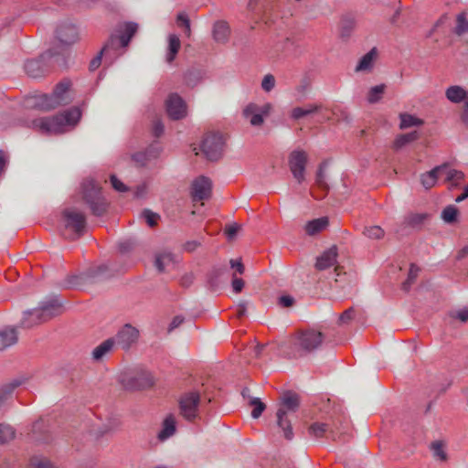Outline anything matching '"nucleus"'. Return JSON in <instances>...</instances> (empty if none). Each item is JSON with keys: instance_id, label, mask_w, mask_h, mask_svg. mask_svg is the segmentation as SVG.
<instances>
[{"instance_id": "de8ad7c7", "label": "nucleus", "mask_w": 468, "mask_h": 468, "mask_svg": "<svg viewBox=\"0 0 468 468\" xmlns=\"http://www.w3.org/2000/svg\"><path fill=\"white\" fill-rule=\"evenodd\" d=\"M315 185L320 189L325 191L327 189V184L325 182V176L323 170V166L321 165L316 174Z\"/></svg>"}, {"instance_id": "a18cd8bd", "label": "nucleus", "mask_w": 468, "mask_h": 468, "mask_svg": "<svg viewBox=\"0 0 468 468\" xmlns=\"http://www.w3.org/2000/svg\"><path fill=\"white\" fill-rule=\"evenodd\" d=\"M275 87V78L271 74H267L263 77L261 81V89L270 92Z\"/></svg>"}, {"instance_id": "6e6552de", "label": "nucleus", "mask_w": 468, "mask_h": 468, "mask_svg": "<svg viewBox=\"0 0 468 468\" xmlns=\"http://www.w3.org/2000/svg\"><path fill=\"white\" fill-rule=\"evenodd\" d=\"M65 238L74 239L80 237L84 230L85 216L75 208H66L62 213Z\"/></svg>"}, {"instance_id": "e2e57ef3", "label": "nucleus", "mask_w": 468, "mask_h": 468, "mask_svg": "<svg viewBox=\"0 0 468 468\" xmlns=\"http://www.w3.org/2000/svg\"><path fill=\"white\" fill-rule=\"evenodd\" d=\"M468 197V183H467V186H465L464 188V191L463 194H461L460 196H458L456 198H455V201L456 202H462L463 201L464 199H466Z\"/></svg>"}, {"instance_id": "ddd939ff", "label": "nucleus", "mask_w": 468, "mask_h": 468, "mask_svg": "<svg viewBox=\"0 0 468 468\" xmlns=\"http://www.w3.org/2000/svg\"><path fill=\"white\" fill-rule=\"evenodd\" d=\"M308 161L306 152L303 150H294L289 155V168L294 179L303 183L305 179V166Z\"/></svg>"}, {"instance_id": "7c9ffc66", "label": "nucleus", "mask_w": 468, "mask_h": 468, "mask_svg": "<svg viewBox=\"0 0 468 468\" xmlns=\"http://www.w3.org/2000/svg\"><path fill=\"white\" fill-rule=\"evenodd\" d=\"M180 47H181V42H180L179 37L175 34L169 35L168 48H167V54H166V61L168 63H171L175 59L176 54L178 53V51L180 49Z\"/></svg>"}, {"instance_id": "39448f33", "label": "nucleus", "mask_w": 468, "mask_h": 468, "mask_svg": "<svg viewBox=\"0 0 468 468\" xmlns=\"http://www.w3.org/2000/svg\"><path fill=\"white\" fill-rule=\"evenodd\" d=\"M61 313V304L55 299L43 302L34 310L25 312L21 321L23 327L30 328L45 323Z\"/></svg>"}, {"instance_id": "4c0bfd02", "label": "nucleus", "mask_w": 468, "mask_h": 468, "mask_svg": "<svg viewBox=\"0 0 468 468\" xmlns=\"http://www.w3.org/2000/svg\"><path fill=\"white\" fill-rule=\"evenodd\" d=\"M458 216V209L454 206L446 207L442 213L441 218L446 223H453L456 221Z\"/></svg>"}, {"instance_id": "412c9836", "label": "nucleus", "mask_w": 468, "mask_h": 468, "mask_svg": "<svg viewBox=\"0 0 468 468\" xmlns=\"http://www.w3.org/2000/svg\"><path fill=\"white\" fill-rule=\"evenodd\" d=\"M337 249L336 247H331L325 250L320 257L317 258L315 267L319 271L325 270L336 262Z\"/></svg>"}, {"instance_id": "7ed1b4c3", "label": "nucleus", "mask_w": 468, "mask_h": 468, "mask_svg": "<svg viewBox=\"0 0 468 468\" xmlns=\"http://www.w3.org/2000/svg\"><path fill=\"white\" fill-rule=\"evenodd\" d=\"M69 82L58 83L51 95L35 94L27 96L24 101V106L28 109L49 111L60 105L69 104L71 98L69 94Z\"/></svg>"}, {"instance_id": "c03bdc74", "label": "nucleus", "mask_w": 468, "mask_h": 468, "mask_svg": "<svg viewBox=\"0 0 468 468\" xmlns=\"http://www.w3.org/2000/svg\"><path fill=\"white\" fill-rule=\"evenodd\" d=\"M355 27V22L352 18L345 17L341 21V35L343 37H347L351 30Z\"/></svg>"}, {"instance_id": "f257e3e1", "label": "nucleus", "mask_w": 468, "mask_h": 468, "mask_svg": "<svg viewBox=\"0 0 468 468\" xmlns=\"http://www.w3.org/2000/svg\"><path fill=\"white\" fill-rule=\"evenodd\" d=\"M138 28L135 23H124L118 27L116 33L112 34L107 43L102 48L100 54L95 57L90 63V69L95 70L101 63V56H104L110 63L122 55L120 51L128 46L131 38L136 33Z\"/></svg>"}, {"instance_id": "f8f14e48", "label": "nucleus", "mask_w": 468, "mask_h": 468, "mask_svg": "<svg viewBox=\"0 0 468 468\" xmlns=\"http://www.w3.org/2000/svg\"><path fill=\"white\" fill-rule=\"evenodd\" d=\"M224 147V140L221 134H207L201 144V150L205 156L211 161L218 160L221 157Z\"/></svg>"}, {"instance_id": "6ab92c4d", "label": "nucleus", "mask_w": 468, "mask_h": 468, "mask_svg": "<svg viewBox=\"0 0 468 468\" xmlns=\"http://www.w3.org/2000/svg\"><path fill=\"white\" fill-rule=\"evenodd\" d=\"M309 434L315 438H321L328 434L332 440L335 441L340 437L341 433L336 427H331L329 424L324 422H314L309 427Z\"/></svg>"}, {"instance_id": "79ce46f5", "label": "nucleus", "mask_w": 468, "mask_h": 468, "mask_svg": "<svg viewBox=\"0 0 468 468\" xmlns=\"http://www.w3.org/2000/svg\"><path fill=\"white\" fill-rule=\"evenodd\" d=\"M177 24L179 27H185V32L187 37L191 34V28H190V21L188 19V16L186 13H179L177 15L176 18Z\"/></svg>"}, {"instance_id": "423d86ee", "label": "nucleus", "mask_w": 468, "mask_h": 468, "mask_svg": "<svg viewBox=\"0 0 468 468\" xmlns=\"http://www.w3.org/2000/svg\"><path fill=\"white\" fill-rule=\"evenodd\" d=\"M299 407V397L292 392L283 394L279 409L277 410V424L283 431L284 437L291 440L293 436L290 416L292 415Z\"/></svg>"}, {"instance_id": "a19ab883", "label": "nucleus", "mask_w": 468, "mask_h": 468, "mask_svg": "<svg viewBox=\"0 0 468 468\" xmlns=\"http://www.w3.org/2000/svg\"><path fill=\"white\" fill-rule=\"evenodd\" d=\"M31 468H55L52 463L44 457L35 456L30 461Z\"/></svg>"}, {"instance_id": "f704fd0d", "label": "nucleus", "mask_w": 468, "mask_h": 468, "mask_svg": "<svg viewBox=\"0 0 468 468\" xmlns=\"http://www.w3.org/2000/svg\"><path fill=\"white\" fill-rule=\"evenodd\" d=\"M418 138L417 132L409 133L406 134H401L398 136L394 142V147L396 149H400L407 144L415 141Z\"/></svg>"}, {"instance_id": "49530a36", "label": "nucleus", "mask_w": 468, "mask_h": 468, "mask_svg": "<svg viewBox=\"0 0 468 468\" xmlns=\"http://www.w3.org/2000/svg\"><path fill=\"white\" fill-rule=\"evenodd\" d=\"M251 405L253 406L251 416L252 418L257 419L261 415L265 409V405L258 399L251 400Z\"/></svg>"}, {"instance_id": "dca6fc26", "label": "nucleus", "mask_w": 468, "mask_h": 468, "mask_svg": "<svg viewBox=\"0 0 468 468\" xmlns=\"http://www.w3.org/2000/svg\"><path fill=\"white\" fill-rule=\"evenodd\" d=\"M139 337V331L127 324L123 325L117 333L115 337V344L119 345L122 349H128L134 344Z\"/></svg>"}, {"instance_id": "f03ea898", "label": "nucleus", "mask_w": 468, "mask_h": 468, "mask_svg": "<svg viewBox=\"0 0 468 468\" xmlns=\"http://www.w3.org/2000/svg\"><path fill=\"white\" fill-rule=\"evenodd\" d=\"M80 115L78 108H71L53 117L36 119L32 122V126L42 133H61L72 129Z\"/></svg>"}, {"instance_id": "393cba45", "label": "nucleus", "mask_w": 468, "mask_h": 468, "mask_svg": "<svg viewBox=\"0 0 468 468\" xmlns=\"http://www.w3.org/2000/svg\"><path fill=\"white\" fill-rule=\"evenodd\" d=\"M446 98L453 103H460L466 101L467 90L458 85L450 86L445 90Z\"/></svg>"}, {"instance_id": "13d9d810", "label": "nucleus", "mask_w": 468, "mask_h": 468, "mask_svg": "<svg viewBox=\"0 0 468 468\" xmlns=\"http://www.w3.org/2000/svg\"><path fill=\"white\" fill-rule=\"evenodd\" d=\"M183 322H184L183 316L177 315V316L174 317V319L172 320V322L169 325L168 330L172 331V330L177 328Z\"/></svg>"}, {"instance_id": "5fc2aeb1", "label": "nucleus", "mask_w": 468, "mask_h": 468, "mask_svg": "<svg viewBox=\"0 0 468 468\" xmlns=\"http://www.w3.org/2000/svg\"><path fill=\"white\" fill-rule=\"evenodd\" d=\"M230 266L235 270V273L242 274L244 272V265L240 261L231 260Z\"/></svg>"}, {"instance_id": "c9c22d12", "label": "nucleus", "mask_w": 468, "mask_h": 468, "mask_svg": "<svg viewBox=\"0 0 468 468\" xmlns=\"http://www.w3.org/2000/svg\"><path fill=\"white\" fill-rule=\"evenodd\" d=\"M173 261V255L170 252H162L156 255L155 266L159 271H163L170 262Z\"/></svg>"}, {"instance_id": "09e8293b", "label": "nucleus", "mask_w": 468, "mask_h": 468, "mask_svg": "<svg viewBox=\"0 0 468 468\" xmlns=\"http://www.w3.org/2000/svg\"><path fill=\"white\" fill-rule=\"evenodd\" d=\"M142 216L150 227L155 226L160 218L157 214H155L150 210H144L143 212Z\"/></svg>"}, {"instance_id": "1a4fd4ad", "label": "nucleus", "mask_w": 468, "mask_h": 468, "mask_svg": "<svg viewBox=\"0 0 468 468\" xmlns=\"http://www.w3.org/2000/svg\"><path fill=\"white\" fill-rule=\"evenodd\" d=\"M122 386L131 391L150 388L154 384L151 373L144 370H130L122 372L120 377Z\"/></svg>"}, {"instance_id": "bb28decb", "label": "nucleus", "mask_w": 468, "mask_h": 468, "mask_svg": "<svg viewBox=\"0 0 468 468\" xmlns=\"http://www.w3.org/2000/svg\"><path fill=\"white\" fill-rule=\"evenodd\" d=\"M176 417L173 414L168 415L163 422V428L158 434V438L164 441L171 437L176 432Z\"/></svg>"}, {"instance_id": "a878e982", "label": "nucleus", "mask_w": 468, "mask_h": 468, "mask_svg": "<svg viewBox=\"0 0 468 468\" xmlns=\"http://www.w3.org/2000/svg\"><path fill=\"white\" fill-rule=\"evenodd\" d=\"M114 345L115 340L113 338H109L103 341L93 349L92 358L96 361L101 360L107 354H109L112 350Z\"/></svg>"}, {"instance_id": "680f3d73", "label": "nucleus", "mask_w": 468, "mask_h": 468, "mask_svg": "<svg viewBox=\"0 0 468 468\" xmlns=\"http://www.w3.org/2000/svg\"><path fill=\"white\" fill-rule=\"evenodd\" d=\"M146 192V186L145 185H141V186H138L136 187V191H135V196L137 197H143Z\"/></svg>"}, {"instance_id": "72a5a7b5", "label": "nucleus", "mask_w": 468, "mask_h": 468, "mask_svg": "<svg viewBox=\"0 0 468 468\" xmlns=\"http://www.w3.org/2000/svg\"><path fill=\"white\" fill-rule=\"evenodd\" d=\"M422 123V121L413 115L403 113L400 114V128L406 129L412 126H419Z\"/></svg>"}, {"instance_id": "4d7b16f0", "label": "nucleus", "mask_w": 468, "mask_h": 468, "mask_svg": "<svg viewBox=\"0 0 468 468\" xmlns=\"http://www.w3.org/2000/svg\"><path fill=\"white\" fill-rule=\"evenodd\" d=\"M153 133L155 137H159L164 133V125L159 120L154 122Z\"/></svg>"}, {"instance_id": "37998d69", "label": "nucleus", "mask_w": 468, "mask_h": 468, "mask_svg": "<svg viewBox=\"0 0 468 468\" xmlns=\"http://www.w3.org/2000/svg\"><path fill=\"white\" fill-rule=\"evenodd\" d=\"M420 269L415 264H411L407 281L403 283V287L405 290H408L410 285L415 281L419 274Z\"/></svg>"}, {"instance_id": "9d476101", "label": "nucleus", "mask_w": 468, "mask_h": 468, "mask_svg": "<svg viewBox=\"0 0 468 468\" xmlns=\"http://www.w3.org/2000/svg\"><path fill=\"white\" fill-rule=\"evenodd\" d=\"M83 199L95 215H101L106 204L101 194L100 186L92 179L84 180L81 185Z\"/></svg>"}, {"instance_id": "338daca9", "label": "nucleus", "mask_w": 468, "mask_h": 468, "mask_svg": "<svg viewBox=\"0 0 468 468\" xmlns=\"http://www.w3.org/2000/svg\"><path fill=\"white\" fill-rule=\"evenodd\" d=\"M245 311H246V304L245 303H241L239 305V309H238V315L240 317L242 315H244L245 314Z\"/></svg>"}, {"instance_id": "aec40b11", "label": "nucleus", "mask_w": 468, "mask_h": 468, "mask_svg": "<svg viewBox=\"0 0 468 468\" xmlns=\"http://www.w3.org/2000/svg\"><path fill=\"white\" fill-rule=\"evenodd\" d=\"M230 36V28L226 21H216L212 27L213 39L218 44H225L229 41Z\"/></svg>"}, {"instance_id": "2eb2a0df", "label": "nucleus", "mask_w": 468, "mask_h": 468, "mask_svg": "<svg viewBox=\"0 0 468 468\" xmlns=\"http://www.w3.org/2000/svg\"><path fill=\"white\" fill-rule=\"evenodd\" d=\"M168 116L173 120H179L186 115L187 108L184 100L176 93L168 96L165 101Z\"/></svg>"}, {"instance_id": "6e6d98bb", "label": "nucleus", "mask_w": 468, "mask_h": 468, "mask_svg": "<svg viewBox=\"0 0 468 468\" xmlns=\"http://www.w3.org/2000/svg\"><path fill=\"white\" fill-rule=\"evenodd\" d=\"M293 303V298L289 295H282L279 298V304L283 307H291Z\"/></svg>"}, {"instance_id": "20e7f679", "label": "nucleus", "mask_w": 468, "mask_h": 468, "mask_svg": "<svg viewBox=\"0 0 468 468\" xmlns=\"http://www.w3.org/2000/svg\"><path fill=\"white\" fill-rule=\"evenodd\" d=\"M324 335L314 329L297 333L291 341V349L287 356L291 358L301 357L317 349L324 342Z\"/></svg>"}, {"instance_id": "f3484780", "label": "nucleus", "mask_w": 468, "mask_h": 468, "mask_svg": "<svg viewBox=\"0 0 468 468\" xmlns=\"http://www.w3.org/2000/svg\"><path fill=\"white\" fill-rule=\"evenodd\" d=\"M211 194V181L205 176H199L192 183L191 196L194 201L207 199Z\"/></svg>"}, {"instance_id": "b1692460", "label": "nucleus", "mask_w": 468, "mask_h": 468, "mask_svg": "<svg viewBox=\"0 0 468 468\" xmlns=\"http://www.w3.org/2000/svg\"><path fill=\"white\" fill-rule=\"evenodd\" d=\"M17 342V332L15 328L6 327L0 330V350H4Z\"/></svg>"}, {"instance_id": "774afa93", "label": "nucleus", "mask_w": 468, "mask_h": 468, "mask_svg": "<svg viewBox=\"0 0 468 468\" xmlns=\"http://www.w3.org/2000/svg\"><path fill=\"white\" fill-rule=\"evenodd\" d=\"M468 254V245L465 246L464 248H463L460 252H459V257L462 258V257H464L465 255Z\"/></svg>"}, {"instance_id": "0e129e2a", "label": "nucleus", "mask_w": 468, "mask_h": 468, "mask_svg": "<svg viewBox=\"0 0 468 468\" xmlns=\"http://www.w3.org/2000/svg\"><path fill=\"white\" fill-rule=\"evenodd\" d=\"M463 120L466 124H468V103L467 102L464 103Z\"/></svg>"}, {"instance_id": "2f4dec72", "label": "nucleus", "mask_w": 468, "mask_h": 468, "mask_svg": "<svg viewBox=\"0 0 468 468\" xmlns=\"http://www.w3.org/2000/svg\"><path fill=\"white\" fill-rule=\"evenodd\" d=\"M320 109L321 105L319 104H308L305 107H295L291 112V117L294 120H299L316 112Z\"/></svg>"}, {"instance_id": "3c124183", "label": "nucleus", "mask_w": 468, "mask_h": 468, "mask_svg": "<svg viewBox=\"0 0 468 468\" xmlns=\"http://www.w3.org/2000/svg\"><path fill=\"white\" fill-rule=\"evenodd\" d=\"M111 184L112 186V187L118 191V192H125L127 191V186L122 183L115 176H112L111 178Z\"/></svg>"}, {"instance_id": "052dcab7", "label": "nucleus", "mask_w": 468, "mask_h": 468, "mask_svg": "<svg viewBox=\"0 0 468 468\" xmlns=\"http://www.w3.org/2000/svg\"><path fill=\"white\" fill-rule=\"evenodd\" d=\"M198 245L199 243L197 241H189L185 245V249L187 251H194L198 247Z\"/></svg>"}, {"instance_id": "a211bd4d", "label": "nucleus", "mask_w": 468, "mask_h": 468, "mask_svg": "<svg viewBox=\"0 0 468 468\" xmlns=\"http://www.w3.org/2000/svg\"><path fill=\"white\" fill-rule=\"evenodd\" d=\"M57 37L61 44L72 45L79 39V33L72 24H62L57 29Z\"/></svg>"}, {"instance_id": "bf43d9fd", "label": "nucleus", "mask_w": 468, "mask_h": 468, "mask_svg": "<svg viewBox=\"0 0 468 468\" xmlns=\"http://www.w3.org/2000/svg\"><path fill=\"white\" fill-rule=\"evenodd\" d=\"M454 317L458 318L462 322L468 321V308L459 310L455 313Z\"/></svg>"}, {"instance_id": "8fccbe9b", "label": "nucleus", "mask_w": 468, "mask_h": 468, "mask_svg": "<svg viewBox=\"0 0 468 468\" xmlns=\"http://www.w3.org/2000/svg\"><path fill=\"white\" fill-rule=\"evenodd\" d=\"M355 317L354 308H348L339 317V324H346L352 321Z\"/></svg>"}, {"instance_id": "603ef678", "label": "nucleus", "mask_w": 468, "mask_h": 468, "mask_svg": "<svg viewBox=\"0 0 468 468\" xmlns=\"http://www.w3.org/2000/svg\"><path fill=\"white\" fill-rule=\"evenodd\" d=\"M239 229L240 226L237 223H234L226 227L225 233L228 238L231 239L236 236Z\"/></svg>"}, {"instance_id": "e433bc0d", "label": "nucleus", "mask_w": 468, "mask_h": 468, "mask_svg": "<svg viewBox=\"0 0 468 468\" xmlns=\"http://www.w3.org/2000/svg\"><path fill=\"white\" fill-rule=\"evenodd\" d=\"M15 437L14 429L6 424H0V444L13 440Z\"/></svg>"}, {"instance_id": "c756f323", "label": "nucleus", "mask_w": 468, "mask_h": 468, "mask_svg": "<svg viewBox=\"0 0 468 468\" xmlns=\"http://www.w3.org/2000/svg\"><path fill=\"white\" fill-rule=\"evenodd\" d=\"M328 225L327 218H320L309 221L305 225V231L308 235L314 236L326 229Z\"/></svg>"}, {"instance_id": "ea45409f", "label": "nucleus", "mask_w": 468, "mask_h": 468, "mask_svg": "<svg viewBox=\"0 0 468 468\" xmlns=\"http://www.w3.org/2000/svg\"><path fill=\"white\" fill-rule=\"evenodd\" d=\"M363 233L367 238L374 239H379L384 237V230L379 226L367 227Z\"/></svg>"}, {"instance_id": "58836bf2", "label": "nucleus", "mask_w": 468, "mask_h": 468, "mask_svg": "<svg viewBox=\"0 0 468 468\" xmlns=\"http://www.w3.org/2000/svg\"><path fill=\"white\" fill-rule=\"evenodd\" d=\"M385 86L384 85H377L371 88L367 94V101L370 103H375L378 101L382 94L384 93Z\"/></svg>"}, {"instance_id": "69168bd1", "label": "nucleus", "mask_w": 468, "mask_h": 468, "mask_svg": "<svg viewBox=\"0 0 468 468\" xmlns=\"http://www.w3.org/2000/svg\"><path fill=\"white\" fill-rule=\"evenodd\" d=\"M131 246H132V244L130 242H128V241L127 242H122L120 244V250L122 251H126V250H128L131 248Z\"/></svg>"}, {"instance_id": "9b49d317", "label": "nucleus", "mask_w": 468, "mask_h": 468, "mask_svg": "<svg viewBox=\"0 0 468 468\" xmlns=\"http://www.w3.org/2000/svg\"><path fill=\"white\" fill-rule=\"evenodd\" d=\"M59 59L58 55L48 50L38 58L27 60L25 63V70L28 76L38 78L48 71L49 66L58 64Z\"/></svg>"}, {"instance_id": "cd10ccee", "label": "nucleus", "mask_w": 468, "mask_h": 468, "mask_svg": "<svg viewBox=\"0 0 468 468\" xmlns=\"http://www.w3.org/2000/svg\"><path fill=\"white\" fill-rule=\"evenodd\" d=\"M430 449L432 452V456L436 461L446 462L448 460V454L446 452V443L443 441H434L431 443Z\"/></svg>"}, {"instance_id": "4be33fe9", "label": "nucleus", "mask_w": 468, "mask_h": 468, "mask_svg": "<svg viewBox=\"0 0 468 468\" xmlns=\"http://www.w3.org/2000/svg\"><path fill=\"white\" fill-rule=\"evenodd\" d=\"M377 57L378 51L374 48L359 59L355 70L356 72H369L373 69Z\"/></svg>"}, {"instance_id": "5701e85b", "label": "nucleus", "mask_w": 468, "mask_h": 468, "mask_svg": "<svg viewBox=\"0 0 468 468\" xmlns=\"http://www.w3.org/2000/svg\"><path fill=\"white\" fill-rule=\"evenodd\" d=\"M445 167L442 165L437 166L430 172L421 176V184L426 189H430L435 186L437 180L443 177V171Z\"/></svg>"}, {"instance_id": "0eeeda50", "label": "nucleus", "mask_w": 468, "mask_h": 468, "mask_svg": "<svg viewBox=\"0 0 468 468\" xmlns=\"http://www.w3.org/2000/svg\"><path fill=\"white\" fill-rule=\"evenodd\" d=\"M200 393L196 390L183 393L178 399L179 413L187 421L200 419Z\"/></svg>"}, {"instance_id": "c85d7f7f", "label": "nucleus", "mask_w": 468, "mask_h": 468, "mask_svg": "<svg viewBox=\"0 0 468 468\" xmlns=\"http://www.w3.org/2000/svg\"><path fill=\"white\" fill-rule=\"evenodd\" d=\"M442 166L445 167L442 175L446 182H448L451 186H457L464 178V175L463 172L452 169L446 165Z\"/></svg>"}, {"instance_id": "473e14b6", "label": "nucleus", "mask_w": 468, "mask_h": 468, "mask_svg": "<svg viewBox=\"0 0 468 468\" xmlns=\"http://www.w3.org/2000/svg\"><path fill=\"white\" fill-rule=\"evenodd\" d=\"M467 15V12L463 11L458 14L456 16V26L453 29V32L457 36H463V34L468 33Z\"/></svg>"}, {"instance_id": "4468645a", "label": "nucleus", "mask_w": 468, "mask_h": 468, "mask_svg": "<svg viewBox=\"0 0 468 468\" xmlns=\"http://www.w3.org/2000/svg\"><path fill=\"white\" fill-rule=\"evenodd\" d=\"M271 109V103H265L261 106L256 103H250L244 108L243 116L252 126H261L264 122V118L270 114Z\"/></svg>"}, {"instance_id": "864d4df0", "label": "nucleus", "mask_w": 468, "mask_h": 468, "mask_svg": "<svg viewBox=\"0 0 468 468\" xmlns=\"http://www.w3.org/2000/svg\"><path fill=\"white\" fill-rule=\"evenodd\" d=\"M244 287V282L241 278H238L236 274H233L232 277V289L236 293H239L242 291Z\"/></svg>"}]
</instances>
